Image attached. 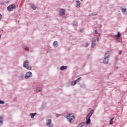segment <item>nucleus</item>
<instances>
[{"mask_svg": "<svg viewBox=\"0 0 127 127\" xmlns=\"http://www.w3.org/2000/svg\"><path fill=\"white\" fill-rule=\"evenodd\" d=\"M105 58L103 59V64H108L109 63V57L110 56V51H107L105 53Z\"/></svg>", "mask_w": 127, "mask_h": 127, "instance_id": "nucleus-1", "label": "nucleus"}, {"mask_svg": "<svg viewBox=\"0 0 127 127\" xmlns=\"http://www.w3.org/2000/svg\"><path fill=\"white\" fill-rule=\"evenodd\" d=\"M29 65V61H28V60H26L23 62V67H24V68H25L27 70H31V69H32V67Z\"/></svg>", "mask_w": 127, "mask_h": 127, "instance_id": "nucleus-2", "label": "nucleus"}, {"mask_svg": "<svg viewBox=\"0 0 127 127\" xmlns=\"http://www.w3.org/2000/svg\"><path fill=\"white\" fill-rule=\"evenodd\" d=\"M16 8V6L15 4H10L7 6V9L8 11H12L13 9H15Z\"/></svg>", "mask_w": 127, "mask_h": 127, "instance_id": "nucleus-3", "label": "nucleus"}, {"mask_svg": "<svg viewBox=\"0 0 127 127\" xmlns=\"http://www.w3.org/2000/svg\"><path fill=\"white\" fill-rule=\"evenodd\" d=\"M30 77H32V72L31 71L27 72L25 75V79H29Z\"/></svg>", "mask_w": 127, "mask_h": 127, "instance_id": "nucleus-4", "label": "nucleus"}, {"mask_svg": "<svg viewBox=\"0 0 127 127\" xmlns=\"http://www.w3.org/2000/svg\"><path fill=\"white\" fill-rule=\"evenodd\" d=\"M51 122H52L51 119H49L47 121V123H46L47 126H48L49 127H53V124H52Z\"/></svg>", "mask_w": 127, "mask_h": 127, "instance_id": "nucleus-5", "label": "nucleus"}, {"mask_svg": "<svg viewBox=\"0 0 127 127\" xmlns=\"http://www.w3.org/2000/svg\"><path fill=\"white\" fill-rule=\"evenodd\" d=\"M94 110L92 109L91 110L89 113H88V114L87 115V116H86V118H91V117H92V116H93V114H94Z\"/></svg>", "mask_w": 127, "mask_h": 127, "instance_id": "nucleus-6", "label": "nucleus"}, {"mask_svg": "<svg viewBox=\"0 0 127 127\" xmlns=\"http://www.w3.org/2000/svg\"><path fill=\"white\" fill-rule=\"evenodd\" d=\"M46 107V103L44 102L42 104V106L39 108V111L40 112H42L43 110H44V108Z\"/></svg>", "mask_w": 127, "mask_h": 127, "instance_id": "nucleus-7", "label": "nucleus"}, {"mask_svg": "<svg viewBox=\"0 0 127 127\" xmlns=\"http://www.w3.org/2000/svg\"><path fill=\"white\" fill-rule=\"evenodd\" d=\"M61 16H63V15H65V10L63 8L61 9L60 10V14Z\"/></svg>", "mask_w": 127, "mask_h": 127, "instance_id": "nucleus-8", "label": "nucleus"}, {"mask_svg": "<svg viewBox=\"0 0 127 127\" xmlns=\"http://www.w3.org/2000/svg\"><path fill=\"white\" fill-rule=\"evenodd\" d=\"M86 120L85 122L86 125H90V124H91V118L86 117Z\"/></svg>", "mask_w": 127, "mask_h": 127, "instance_id": "nucleus-9", "label": "nucleus"}, {"mask_svg": "<svg viewBox=\"0 0 127 127\" xmlns=\"http://www.w3.org/2000/svg\"><path fill=\"white\" fill-rule=\"evenodd\" d=\"M96 40L92 41V43H91L92 48H95V47H96Z\"/></svg>", "mask_w": 127, "mask_h": 127, "instance_id": "nucleus-10", "label": "nucleus"}, {"mask_svg": "<svg viewBox=\"0 0 127 127\" xmlns=\"http://www.w3.org/2000/svg\"><path fill=\"white\" fill-rule=\"evenodd\" d=\"M30 6L31 8H32L34 10H35V9H36V6L34 5V4H30Z\"/></svg>", "mask_w": 127, "mask_h": 127, "instance_id": "nucleus-11", "label": "nucleus"}, {"mask_svg": "<svg viewBox=\"0 0 127 127\" xmlns=\"http://www.w3.org/2000/svg\"><path fill=\"white\" fill-rule=\"evenodd\" d=\"M60 69L61 71L66 70V69H67V66H64V65L61 66Z\"/></svg>", "mask_w": 127, "mask_h": 127, "instance_id": "nucleus-12", "label": "nucleus"}, {"mask_svg": "<svg viewBox=\"0 0 127 127\" xmlns=\"http://www.w3.org/2000/svg\"><path fill=\"white\" fill-rule=\"evenodd\" d=\"M37 115V113H30V116L31 117V119H34V117Z\"/></svg>", "mask_w": 127, "mask_h": 127, "instance_id": "nucleus-13", "label": "nucleus"}, {"mask_svg": "<svg viewBox=\"0 0 127 127\" xmlns=\"http://www.w3.org/2000/svg\"><path fill=\"white\" fill-rule=\"evenodd\" d=\"M3 123V117L2 116L0 117V127L2 125Z\"/></svg>", "mask_w": 127, "mask_h": 127, "instance_id": "nucleus-14", "label": "nucleus"}, {"mask_svg": "<svg viewBox=\"0 0 127 127\" xmlns=\"http://www.w3.org/2000/svg\"><path fill=\"white\" fill-rule=\"evenodd\" d=\"M73 118H70V117L69 118H67V122H69L70 124H73V122L72 121H73Z\"/></svg>", "mask_w": 127, "mask_h": 127, "instance_id": "nucleus-15", "label": "nucleus"}, {"mask_svg": "<svg viewBox=\"0 0 127 127\" xmlns=\"http://www.w3.org/2000/svg\"><path fill=\"white\" fill-rule=\"evenodd\" d=\"M76 2V7H78V8L80 7L81 2L79 0H77Z\"/></svg>", "mask_w": 127, "mask_h": 127, "instance_id": "nucleus-16", "label": "nucleus"}, {"mask_svg": "<svg viewBox=\"0 0 127 127\" xmlns=\"http://www.w3.org/2000/svg\"><path fill=\"white\" fill-rule=\"evenodd\" d=\"M121 35H122L121 34V33H120V32H118L117 35H115L114 37H116L117 38H120V37H121Z\"/></svg>", "mask_w": 127, "mask_h": 127, "instance_id": "nucleus-17", "label": "nucleus"}, {"mask_svg": "<svg viewBox=\"0 0 127 127\" xmlns=\"http://www.w3.org/2000/svg\"><path fill=\"white\" fill-rule=\"evenodd\" d=\"M85 125V122H83L81 123H80L78 126L77 127H84V125Z\"/></svg>", "mask_w": 127, "mask_h": 127, "instance_id": "nucleus-18", "label": "nucleus"}, {"mask_svg": "<svg viewBox=\"0 0 127 127\" xmlns=\"http://www.w3.org/2000/svg\"><path fill=\"white\" fill-rule=\"evenodd\" d=\"M53 46L54 47H57V46H58V42H57V41L54 42Z\"/></svg>", "mask_w": 127, "mask_h": 127, "instance_id": "nucleus-19", "label": "nucleus"}, {"mask_svg": "<svg viewBox=\"0 0 127 127\" xmlns=\"http://www.w3.org/2000/svg\"><path fill=\"white\" fill-rule=\"evenodd\" d=\"M23 48L25 50V51H29V49L25 46H23Z\"/></svg>", "mask_w": 127, "mask_h": 127, "instance_id": "nucleus-20", "label": "nucleus"}, {"mask_svg": "<svg viewBox=\"0 0 127 127\" xmlns=\"http://www.w3.org/2000/svg\"><path fill=\"white\" fill-rule=\"evenodd\" d=\"M71 84L72 86H75V85H76V84H77V82L76 80H73V81H71Z\"/></svg>", "mask_w": 127, "mask_h": 127, "instance_id": "nucleus-21", "label": "nucleus"}, {"mask_svg": "<svg viewBox=\"0 0 127 127\" xmlns=\"http://www.w3.org/2000/svg\"><path fill=\"white\" fill-rule=\"evenodd\" d=\"M41 91V88L39 87H37L36 89V93H38Z\"/></svg>", "mask_w": 127, "mask_h": 127, "instance_id": "nucleus-22", "label": "nucleus"}, {"mask_svg": "<svg viewBox=\"0 0 127 127\" xmlns=\"http://www.w3.org/2000/svg\"><path fill=\"white\" fill-rule=\"evenodd\" d=\"M121 10H122V12H123V13H125L127 12V8H122L121 9Z\"/></svg>", "mask_w": 127, "mask_h": 127, "instance_id": "nucleus-23", "label": "nucleus"}, {"mask_svg": "<svg viewBox=\"0 0 127 127\" xmlns=\"http://www.w3.org/2000/svg\"><path fill=\"white\" fill-rule=\"evenodd\" d=\"M73 115V114H72V113L70 114L69 113L66 117V119H69V118H70V117H71V116Z\"/></svg>", "mask_w": 127, "mask_h": 127, "instance_id": "nucleus-24", "label": "nucleus"}, {"mask_svg": "<svg viewBox=\"0 0 127 127\" xmlns=\"http://www.w3.org/2000/svg\"><path fill=\"white\" fill-rule=\"evenodd\" d=\"M78 25V22L77 21H74L73 24V26H77Z\"/></svg>", "mask_w": 127, "mask_h": 127, "instance_id": "nucleus-25", "label": "nucleus"}, {"mask_svg": "<svg viewBox=\"0 0 127 127\" xmlns=\"http://www.w3.org/2000/svg\"><path fill=\"white\" fill-rule=\"evenodd\" d=\"M98 12H93L92 13H91V15L92 16H95V15H97V14H98Z\"/></svg>", "mask_w": 127, "mask_h": 127, "instance_id": "nucleus-26", "label": "nucleus"}, {"mask_svg": "<svg viewBox=\"0 0 127 127\" xmlns=\"http://www.w3.org/2000/svg\"><path fill=\"white\" fill-rule=\"evenodd\" d=\"M0 105H4V101L0 100Z\"/></svg>", "mask_w": 127, "mask_h": 127, "instance_id": "nucleus-27", "label": "nucleus"}, {"mask_svg": "<svg viewBox=\"0 0 127 127\" xmlns=\"http://www.w3.org/2000/svg\"><path fill=\"white\" fill-rule=\"evenodd\" d=\"M81 78H82V77H79V78H77V79H76V80H75V81H76V83H77V82H80V81H81Z\"/></svg>", "mask_w": 127, "mask_h": 127, "instance_id": "nucleus-28", "label": "nucleus"}, {"mask_svg": "<svg viewBox=\"0 0 127 127\" xmlns=\"http://www.w3.org/2000/svg\"><path fill=\"white\" fill-rule=\"evenodd\" d=\"M20 78H21V79H23V78H24V74L21 73L20 76Z\"/></svg>", "mask_w": 127, "mask_h": 127, "instance_id": "nucleus-29", "label": "nucleus"}, {"mask_svg": "<svg viewBox=\"0 0 127 127\" xmlns=\"http://www.w3.org/2000/svg\"><path fill=\"white\" fill-rule=\"evenodd\" d=\"M113 123H114V122H113V121L110 120L109 125H113Z\"/></svg>", "mask_w": 127, "mask_h": 127, "instance_id": "nucleus-30", "label": "nucleus"}, {"mask_svg": "<svg viewBox=\"0 0 127 127\" xmlns=\"http://www.w3.org/2000/svg\"><path fill=\"white\" fill-rule=\"evenodd\" d=\"M2 17V15H1V14H0V21H1Z\"/></svg>", "mask_w": 127, "mask_h": 127, "instance_id": "nucleus-31", "label": "nucleus"}, {"mask_svg": "<svg viewBox=\"0 0 127 127\" xmlns=\"http://www.w3.org/2000/svg\"><path fill=\"white\" fill-rule=\"evenodd\" d=\"M95 34H99V33L98 32V31L97 30H95Z\"/></svg>", "mask_w": 127, "mask_h": 127, "instance_id": "nucleus-32", "label": "nucleus"}, {"mask_svg": "<svg viewBox=\"0 0 127 127\" xmlns=\"http://www.w3.org/2000/svg\"><path fill=\"white\" fill-rule=\"evenodd\" d=\"M88 46H89V44L87 43L86 45L84 46V47H88Z\"/></svg>", "mask_w": 127, "mask_h": 127, "instance_id": "nucleus-33", "label": "nucleus"}, {"mask_svg": "<svg viewBox=\"0 0 127 127\" xmlns=\"http://www.w3.org/2000/svg\"><path fill=\"white\" fill-rule=\"evenodd\" d=\"M56 116H57V118H59V117H60V115L58 114H56Z\"/></svg>", "mask_w": 127, "mask_h": 127, "instance_id": "nucleus-34", "label": "nucleus"}, {"mask_svg": "<svg viewBox=\"0 0 127 127\" xmlns=\"http://www.w3.org/2000/svg\"><path fill=\"white\" fill-rule=\"evenodd\" d=\"M70 117H71V118H72V119H75V116H74L73 115H72Z\"/></svg>", "mask_w": 127, "mask_h": 127, "instance_id": "nucleus-35", "label": "nucleus"}, {"mask_svg": "<svg viewBox=\"0 0 127 127\" xmlns=\"http://www.w3.org/2000/svg\"><path fill=\"white\" fill-rule=\"evenodd\" d=\"M122 53H123V51H120L119 53V54H122Z\"/></svg>", "mask_w": 127, "mask_h": 127, "instance_id": "nucleus-36", "label": "nucleus"}, {"mask_svg": "<svg viewBox=\"0 0 127 127\" xmlns=\"http://www.w3.org/2000/svg\"><path fill=\"white\" fill-rule=\"evenodd\" d=\"M79 31H80V32H83V29H79Z\"/></svg>", "mask_w": 127, "mask_h": 127, "instance_id": "nucleus-37", "label": "nucleus"}, {"mask_svg": "<svg viewBox=\"0 0 127 127\" xmlns=\"http://www.w3.org/2000/svg\"><path fill=\"white\" fill-rule=\"evenodd\" d=\"M114 119H115V118H111V119H110V120H112V121H113Z\"/></svg>", "mask_w": 127, "mask_h": 127, "instance_id": "nucleus-38", "label": "nucleus"}, {"mask_svg": "<svg viewBox=\"0 0 127 127\" xmlns=\"http://www.w3.org/2000/svg\"><path fill=\"white\" fill-rule=\"evenodd\" d=\"M118 39V40H119V41L120 42H121V38H118V39Z\"/></svg>", "mask_w": 127, "mask_h": 127, "instance_id": "nucleus-39", "label": "nucleus"}, {"mask_svg": "<svg viewBox=\"0 0 127 127\" xmlns=\"http://www.w3.org/2000/svg\"><path fill=\"white\" fill-rule=\"evenodd\" d=\"M89 58H90V55H89L87 57V59H89Z\"/></svg>", "mask_w": 127, "mask_h": 127, "instance_id": "nucleus-40", "label": "nucleus"}, {"mask_svg": "<svg viewBox=\"0 0 127 127\" xmlns=\"http://www.w3.org/2000/svg\"><path fill=\"white\" fill-rule=\"evenodd\" d=\"M97 41H99V37L97 38Z\"/></svg>", "mask_w": 127, "mask_h": 127, "instance_id": "nucleus-41", "label": "nucleus"}, {"mask_svg": "<svg viewBox=\"0 0 127 127\" xmlns=\"http://www.w3.org/2000/svg\"><path fill=\"white\" fill-rule=\"evenodd\" d=\"M98 36L101 37V34H98Z\"/></svg>", "mask_w": 127, "mask_h": 127, "instance_id": "nucleus-42", "label": "nucleus"}, {"mask_svg": "<svg viewBox=\"0 0 127 127\" xmlns=\"http://www.w3.org/2000/svg\"><path fill=\"white\" fill-rule=\"evenodd\" d=\"M102 24H100V28H102Z\"/></svg>", "mask_w": 127, "mask_h": 127, "instance_id": "nucleus-43", "label": "nucleus"}, {"mask_svg": "<svg viewBox=\"0 0 127 127\" xmlns=\"http://www.w3.org/2000/svg\"><path fill=\"white\" fill-rule=\"evenodd\" d=\"M0 37H1V35H0Z\"/></svg>", "mask_w": 127, "mask_h": 127, "instance_id": "nucleus-44", "label": "nucleus"}, {"mask_svg": "<svg viewBox=\"0 0 127 127\" xmlns=\"http://www.w3.org/2000/svg\"><path fill=\"white\" fill-rule=\"evenodd\" d=\"M87 127V126H85L84 127Z\"/></svg>", "mask_w": 127, "mask_h": 127, "instance_id": "nucleus-45", "label": "nucleus"}, {"mask_svg": "<svg viewBox=\"0 0 127 127\" xmlns=\"http://www.w3.org/2000/svg\"><path fill=\"white\" fill-rule=\"evenodd\" d=\"M2 31H3V30H2Z\"/></svg>", "mask_w": 127, "mask_h": 127, "instance_id": "nucleus-46", "label": "nucleus"}]
</instances>
